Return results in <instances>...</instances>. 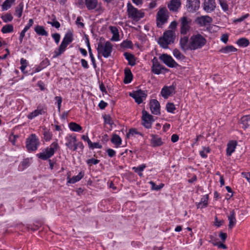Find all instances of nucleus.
<instances>
[{
	"instance_id": "obj_48",
	"label": "nucleus",
	"mask_w": 250,
	"mask_h": 250,
	"mask_svg": "<svg viewBox=\"0 0 250 250\" xmlns=\"http://www.w3.org/2000/svg\"><path fill=\"white\" fill-rule=\"evenodd\" d=\"M135 134H139L142 136V134L138 131L135 128H131L129 130V132L126 134V137L129 138L130 136H133Z\"/></svg>"
},
{
	"instance_id": "obj_11",
	"label": "nucleus",
	"mask_w": 250,
	"mask_h": 250,
	"mask_svg": "<svg viewBox=\"0 0 250 250\" xmlns=\"http://www.w3.org/2000/svg\"><path fill=\"white\" fill-rule=\"evenodd\" d=\"M129 95L135 100L136 103L140 104L146 99L147 94L146 91L140 89L130 93Z\"/></svg>"
},
{
	"instance_id": "obj_23",
	"label": "nucleus",
	"mask_w": 250,
	"mask_h": 250,
	"mask_svg": "<svg viewBox=\"0 0 250 250\" xmlns=\"http://www.w3.org/2000/svg\"><path fill=\"white\" fill-rule=\"evenodd\" d=\"M151 137L150 143L153 147L160 146L163 144L161 138L158 137V136L151 134Z\"/></svg>"
},
{
	"instance_id": "obj_45",
	"label": "nucleus",
	"mask_w": 250,
	"mask_h": 250,
	"mask_svg": "<svg viewBox=\"0 0 250 250\" xmlns=\"http://www.w3.org/2000/svg\"><path fill=\"white\" fill-rule=\"evenodd\" d=\"M166 109L168 112L173 113L176 108L174 104L172 103H168L166 104Z\"/></svg>"
},
{
	"instance_id": "obj_3",
	"label": "nucleus",
	"mask_w": 250,
	"mask_h": 250,
	"mask_svg": "<svg viewBox=\"0 0 250 250\" xmlns=\"http://www.w3.org/2000/svg\"><path fill=\"white\" fill-rule=\"evenodd\" d=\"M190 40L191 50L201 49L207 42L205 38L199 33L192 35L190 37Z\"/></svg>"
},
{
	"instance_id": "obj_26",
	"label": "nucleus",
	"mask_w": 250,
	"mask_h": 250,
	"mask_svg": "<svg viewBox=\"0 0 250 250\" xmlns=\"http://www.w3.org/2000/svg\"><path fill=\"white\" fill-rule=\"evenodd\" d=\"M228 220L229 221V228L231 229L234 226L236 222L234 210H232L230 212V214L228 216Z\"/></svg>"
},
{
	"instance_id": "obj_24",
	"label": "nucleus",
	"mask_w": 250,
	"mask_h": 250,
	"mask_svg": "<svg viewBox=\"0 0 250 250\" xmlns=\"http://www.w3.org/2000/svg\"><path fill=\"white\" fill-rule=\"evenodd\" d=\"M181 4V0H171L167 6L170 11L175 12L179 8Z\"/></svg>"
},
{
	"instance_id": "obj_25",
	"label": "nucleus",
	"mask_w": 250,
	"mask_h": 250,
	"mask_svg": "<svg viewBox=\"0 0 250 250\" xmlns=\"http://www.w3.org/2000/svg\"><path fill=\"white\" fill-rule=\"evenodd\" d=\"M236 146L237 142L234 141H230L228 144L226 150V153L228 156H230L232 154V153L235 151Z\"/></svg>"
},
{
	"instance_id": "obj_16",
	"label": "nucleus",
	"mask_w": 250,
	"mask_h": 250,
	"mask_svg": "<svg viewBox=\"0 0 250 250\" xmlns=\"http://www.w3.org/2000/svg\"><path fill=\"white\" fill-rule=\"evenodd\" d=\"M162 70L166 71H168V69L161 65L157 58L154 57L152 60V66L151 67L152 72L155 74L159 75L161 73Z\"/></svg>"
},
{
	"instance_id": "obj_22",
	"label": "nucleus",
	"mask_w": 250,
	"mask_h": 250,
	"mask_svg": "<svg viewBox=\"0 0 250 250\" xmlns=\"http://www.w3.org/2000/svg\"><path fill=\"white\" fill-rule=\"evenodd\" d=\"M180 46L181 49L185 52L188 50H191L190 39H189L187 36H184L181 38Z\"/></svg>"
},
{
	"instance_id": "obj_4",
	"label": "nucleus",
	"mask_w": 250,
	"mask_h": 250,
	"mask_svg": "<svg viewBox=\"0 0 250 250\" xmlns=\"http://www.w3.org/2000/svg\"><path fill=\"white\" fill-rule=\"evenodd\" d=\"M97 50L98 54V58L102 55L104 57L107 58L111 56L112 51V45L110 42L107 41L104 43L102 42L98 43Z\"/></svg>"
},
{
	"instance_id": "obj_19",
	"label": "nucleus",
	"mask_w": 250,
	"mask_h": 250,
	"mask_svg": "<svg viewBox=\"0 0 250 250\" xmlns=\"http://www.w3.org/2000/svg\"><path fill=\"white\" fill-rule=\"evenodd\" d=\"M216 4L215 0H204L203 9L207 13L213 12L216 8Z\"/></svg>"
},
{
	"instance_id": "obj_15",
	"label": "nucleus",
	"mask_w": 250,
	"mask_h": 250,
	"mask_svg": "<svg viewBox=\"0 0 250 250\" xmlns=\"http://www.w3.org/2000/svg\"><path fill=\"white\" fill-rule=\"evenodd\" d=\"M142 113V125L146 128H151L153 122L152 116L145 110H143Z\"/></svg>"
},
{
	"instance_id": "obj_21",
	"label": "nucleus",
	"mask_w": 250,
	"mask_h": 250,
	"mask_svg": "<svg viewBox=\"0 0 250 250\" xmlns=\"http://www.w3.org/2000/svg\"><path fill=\"white\" fill-rule=\"evenodd\" d=\"M200 0H187V8L189 12H193L200 7Z\"/></svg>"
},
{
	"instance_id": "obj_40",
	"label": "nucleus",
	"mask_w": 250,
	"mask_h": 250,
	"mask_svg": "<svg viewBox=\"0 0 250 250\" xmlns=\"http://www.w3.org/2000/svg\"><path fill=\"white\" fill-rule=\"evenodd\" d=\"M15 0H5L2 5V9L3 10H7L10 8L12 4L14 2Z\"/></svg>"
},
{
	"instance_id": "obj_55",
	"label": "nucleus",
	"mask_w": 250,
	"mask_h": 250,
	"mask_svg": "<svg viewBox=\"0 0 250 250\" xmlns=\"http://www.w3.org/2000/svg\"><path fill=\"white\" fill-rule=\"evenodd\" d=\"M83 19L81 17H78L76 21V23L78 26L83 28L84 27V23L81 21Z\"/></svg>"
},
{
	"instance_id": "obj_60",
	"label": "nucleus",
	"mask_w": 250,
	"mask_h": 250,
	"mask_svg": "<svg viewBox=\"0 0 250 250\" xmlns=\"http://www.w3.org/2000/svg\"><path fill=\"white\" fill-rule=\"evenodd\" d=\"M107 153L108 154V155L110 157H112L113 156H114L116 154V152L115 150H114L113 149H111V148H108L107 150Z\"/></svg>"
},
{
	"instance_id": "obj_8",
	"label": "nucleus",
	"mask_w": 250,
	"mask_h": 250,
	"mask_svg": "<svg viewBox=\"0 0 250 250\" xmlns=\"http://www.w3.org/2000/svg\"><path fill=\"white\" fill-rule=\"evenodd\" d=\"M40 145V141L35 134H32L26 141V147L29 152L36 151Z\"/></svg>"
},
{
	"instance_id": "obj_50",
	"label": "nucleus",
	"mask_w": 250,
	"mask_h": 250,
	"mask_svg": "<svg viewBox=\"0 0 250 250\" xmlns=\"http://www.w3.org/2000/svg\"><path fill=\"white\" fill-rule=\"evenodd\" d=\"M210 148L208 147H203V149L200 151V154L202 158H206L207 157V153L210 152Z\"/></svg>"
},
{
	"instance_id": "obj_1",
	"label": "nucleus",
	"mask_w": 250,
	"mask_h": 250,
	"mask_svg": "<svg viewBox=\"0 0 250 250\" xmlns=\"http://www.w3.org/2000/svg\"><path fill=\"white\" fill-rule=\"evenodd\" d=\"M59 148L60 146L57 142V140H56L53 142L49 147H46L45 149H43L42 152L38 153L36 155L39 158L42 160H46L53 156L55 152L59 149Z\"/></svg>"
},
{
	"instance_id": "obj_29",
	"label": "nucleus",
	"mask_w": 250,
	"mask_h": 250,
	"mask_svg": "<svg viewBox=\"0 0 250 250\" xmlns=\"http://www.w3.org/2000/svg\"><path fill=\"white\" fill-rule=\"evenodd\" d=\"M125 78L124 80V83H130L132 80L133 75L131 70L129 68H125Z\"/></svg>"
},
{
	"instance_id": "obj_61",
	"label": "nucleus",
	"mask_w": 250,
	"mask_h": 250,
	"mask_svg": "<svg viewBox=\"0 0 250 250\" xmlns=\"http://www.w3.org/2000/svg\"><path fill=\"white\" fill-rule=\"evenodd\" d=\"M81 64H82V66L84 68V69H87L89 67V66H88V63H87V62L83 59H81Z\"/></svg>"
},
{
	"instance_id": "obj_31",
	"label": "nucleus",
	"mask_w": 250,
	"mask_h": 250,
	"mask_svg": "<svg viewBox=\"0 0 250 250\" xmlns=\"http://www.w3.org/2000/svg\"><path fill=\"white\" fill-rule=\"evenodd\" d=\"M240 123L242 125V128H247L250 125V115L242 117Z\"/></svg>"
},
{
	"instance_id": "obj_46",
	"label": "nucleus",
	"mask_w": 250,
	"mask_h": 250,
	"mask_svg": "<svg viewBox=\"0 0 250 250\" xmlns=\"http://www.w3.org/2000/svg\"><path fill=\"white\" fill-rule=\"evenodd\" d=\"M1 19L5 22H10L12 21L13 18L11 14L7 13L1 17Z\"/></svg>"
},
{
	"instance_id": "obj_35",
	"label": "nucleus",
	"mask_w": 250,
	"mask_h": 250,
	"mask_svg": "<svg viewBox=\"0 0 250 250\" xmlns=\"http://www.w3.org/2000/svg\"><path fill=\"white\" fill-rule=\"evenodd\" d=\"M111 142L115 145L117 146H119L122 144V139L117 134H113L111 140Z\"/></svg>"
},
{
	"instance_id": "obj_64",
	"label": "nucleus",
	"mask_w": 250,
	"mask_h": 250,
	"mask_svg": "<svg viewBox=\"0 0 250 250\" xmlns=\"http://www.w3.org/2000/svg\"><path fill=\"white\" fill-rule=\"evenodd\" d=\"M242 175H243V177H245L250 183V172H243Z\"/></svg>"
},
{
	"instance_id": "obj_20",
	"label": "nucleus",
	"mask_w": 250,
	"mask_h": 250,
	"mask_svg": "<svg viewBox=\"0 0 250 250\" xmlns=\"http://www.w3.org/2000/svg\"><path fill=\"white\" fill-rule=\"evenodd\" d=\"M151 113L156 115L160 114V105L159 102L156 99H152L149 102Z\"/></svg>"
},
{
	"instance_id": "obj_57",
	"label": "nucleus",
	"mask_w": 250,
	"mask_h": 250,
	"mask_svg": "<svg viewBox=\"0 0 250 250\" xmlns=\"http://www.w3.org/2000/svg\"><path fill=\"white\" fill-rule=\"evenodd\" d=\"M88 146L90 148L94 149L95 148H101L102 146L99 143H92L91 142V144L88 145Z\"/></svg>"
},
{
	"instance_id": "obj_59",
	"label": "nucleus",
	"mask_w": 250,
	"mask_h": 250,
	"mask_svg": "<svg viewBox=\"0 0 250 250\" xmlns=\"http://www.w3.org/2000/svg\"><path fill=\"white\" fill-rule=\"evenodd\" d=\"M89 52V56H90V58L91 59V61L92 62V64L93 65V67L94 68H95L97 66H96V61H95V58H94V57L92 54V51L91 52Z\"/></svg>"
},
{
	"instance_id": "obj_62",
	"label": "nucleus",
	"mask_w": 250,
	"mask_h": 250,
	"mask_svg": "<svg viewBox=\"0 0 250 250\" xmlns=\"http://www.w3.org/2000/svg\"><path fill=\"white\" fill-rule=\"evenodd\" d=\"M224 223V221L223 220H218L217 217H215V222H214V225L218 227H220Z\"/></svg>"
},
{
	"instance_id": "obj_18",
	"label": "nucleus",
	"mask_w": 250,
	"mask_h": 250,
	"mask_svg": "<svg viewBox=\"0 0 250 250\" xmlns=\"http://www.w3.org/2000/svg\"><path fill=\"white\" fill-rule=\"evenodd\" d=\"M175 86L173 84L169 86H164L161 90V94L164 98L166 99L173 93H175Z\"/></svg>"
},
{
	"instance_id": "obj_39",
	"label": "nucleus",
	"mask_w": 250,
	"mask_h": 250,
	"mask_svg": "<svg viewBox=\"0 0 250 250\" xmlns=\"http://www.w3.org/2000/svg\"><path fill=\"white\" fill-rule=\"evenodd\" d=\"M173 56L178 60H184L185 58V56L182 54L180 50L177 48H175L173 51Z\"/></svg>"
},
{
	"instance_id": "obj_49",
	"label": "nucleus",
	"mask_w": 250,
	"mask_h": 250,
	"mask_svg": "<svg viewBox=\"0 0 250 250\" xmlns=\"http://www.w3.org/2000/svg\"><path fill=\"white\" fill-rule=\"evenodd\" d=\"M47 23L51 25L52 26L55 27L56 28H60L61 26L60 22L56 20L55 17L53 19L52 21H48Z\"/></svg>"
},
{
	"instance_id": "obj_6",
	"label": "nucleus",
	"mask_w": 250,
	"mask_h": 250,
	"mask_svg": "<svg viewBox=\"0 0 250 250\" xmlns=\"http://www.w3.org/2000/svg\"><path fill=\"white\" fill-rule=\"evenodd\" d=\"M174 39L175 32L172 30H167L164 32L163 37L159 39L158 43L162 47L167 48L168 44L174 42Z\"/></svg>"
},
{
	"instance_id": "obj_53",
	"label": "nucleus",
	"mask_w": 250,
	"mask_h": 250,
	"mask_svg": "<svg viewBox=\"0 0 250 250\" xmlns=\"http://www.w3.org/2000/svg\"><path fill=\"white\" fill-rule=\"evenodd\" d=\"M44 139L46 141H50L52 137V134L49 131H45L43 133Z\"/></svg>"
},
{
	"instance_id": "obj_14",
	"label": "nucleus",
	"mask_w": 250,
	"mask_h": 250,
	"mask_svg": "<svg viewBox=\"0 0 250 250\" xmlns=\"http://www.w3.org/2000/svg\"><path fill=\"white\" fill-rule=\"evenodd\" d=\"M65 144L66 146L70 150L72 151H76V143L77 141V138L75 135H68L65 138Z\"/></svg>"
},
{
	"instance_id": "obj_47",
	"label": "nucleus",
	"mask_w": 250,
	"mask_h": 250,
	"mask_svg": "<svg viewBox=\"0 0 250 250\" xmlns=\"http://www.w3.org/2000/svg\"><path fill=\"white\" fill-rule=\"evenodd\" d=\"M149 183L151 186V189L152 190H158L163 188L164 186L163 184H161L160 185L157 186L153 181H150Z\"/></svg>"
},
{
	"instance_id": "obj_32",
	"label": "nucleus",
	"mask_w": 250,
	"mask_h": 250,
	"mask_svg": "<svg viewBox=\"0 0 250 250\" xmlns=\"http://www.w3.org/2000/svg\"><path fill=\"white\" fill-rule=\"evenodd\" d=\"M83 176L84 172L81 171L78 174V175L74 176L71 178H69L67 183L70 184H74L81 180Z\"/></svg>"
},
{
	"instance_id": "obj_43",
	"label": "nucleus",
	"mask_w": 250,
	"mask_h": 250,
	"mask_svg": "<svg viewBox=\"0 0 250 250\" xmlns=\"http://www.w3.org/2000/svg\"><path fill=\"white\" fill-rule=\"evenodd\" d=\"M121 47L124 48H132L133 47L132 42L130 41H124L121 44Z\"/></svg>"
},
{
	"instance_id": "obj_52",
	"label": "nucleus",
	"mask_w": 250,
	"mask_h": 250,
	"mask_svg": "<svg viewBox=\"0 0 250 250\" xmlns=\"http://www.w3.org/2000/svg\"><path fill=\"white\" fill-rule=\"evenodd\" d=\"M100 162V160L98 159H95L94 158H91L88 159L86 161V163L90 166H91L92 164L96 165L98 164Z\"/></svg>"
},
{
	"instance_id": "obj_30",
	"label": "nucleus",
	"mask_w": 250,
	"mask_h": 250,
	"mask_svg": "<svg viewBox=\"0 0 250 250\" xmlns=\"http://www.w3.org/2000/svg\"><path fill=\"white\" fill-rule=\"evenodd\" d=\"M208 194L204 195L201 199L200 202L197 203V207L198 208H202L206 207L208 205Z\"/></svg>"
},
{
	"instance_id": "obj_37",
	"label": "nucleus",
	"mask_w": 250,
	"mask_h": 250,
	"mask_svg": "<svg viewBox=\"0 0 250 250\" xmlns=\"http://www.w3.org/2000/svg\"><path fill=\"white\" fill-rule=\"evenodd\" d=\"M237 44L241 47H247L249 45L250 42L247 39L242 38L237 40Z\"/></svg>"
},
{
	"instance_id": "obj_44",
	"label": "nucleus",
	"mask_w": 250,
	"mask_h": 250,
	"mask_svg": "<svg viewBox=\"0 0 250 250\" xmlns=\"http://www.w3.org/2000/svg\"><path fill=\"white\" fill-rule=\"evenodd\" d=\"M223 10L225 12L228 11L229 6L226 0H218Z\"/></svg>"
},
{
	"instance_id": "obj_33",
	"label": "nucleus",
	"mask_w": 250,
	"mask_h": 250,
	"mask_svg": "<svg viewBox=\"0 0 250 250\" xmlns=\"http://www.w3.org/2000/svg\"><path fill=\"white\" fill-rule=\"evenodd\" d=\"M35 31L39 35L48 36L47 32L44 29V28L42 26L37 25L35 27Z\"/></svg>"
},
{
	"instance_id": "obj_28",
	"label": "nucleus",
	"mask_w": 250,
	"mask_h": 250,
	"mask_svg": "<svg viewBox=\"0 0 250 250\" xmlns=\"http://www.w3.org/2000/svg\"><path fill=\"white\" fill-rule=\"evenodd\" d=\"M124 55L125 58L127 60L129 65L134 66L136 64V59L133 54L125 52L124 54Z\"/></svg>"
},
{
	"instance_id": "obj_2",
	"label": "nucleus",
	"mask_w": 250,
	"mask_h": 250,
	"mask_svg": "<svg viewBox=\"0 0 250 250\" xmlns=\"http://www.w3.org/2000/svg\"><path fill=\"white\" fill-rule=\"evenodd\" d=\"M73 40V35L71 31H69L66 33L58 49L54 51V58H56L65 50L67 45Z\"/></svg>"
},
{
	"instance_id": "obj_36",
	"label": "nucleus",
	"mask_w": 250,
	"mask_h": 250,
	"mask_svg": "<svg viewBox=\"0 0 250 250\" xmlns=\"http://www.w3.org/2000/svg\"><path fill=\"white\" fill-rule=\"evenodd\" d=\"M69 127L70 130L75 132L80 131L82 129V127L79 125L74 122L70 123Z\"/></svg>"
},
{
	"instance_id": "obj_5",
	"label": "nucleus",
	"mask_w": 250,
	"mask_h": 250,
	"mask_svg": "<svg viewBox=\"0 0 250 250\" xmlns=\"http://www.w3.org/2000/svg\"><path fill=\"white\" fill-rule=\"evenodd\" d=\"M127 13L128 18L136 21L143 18L145 15L144 12L134 7L130 2L127 4Z\"/></svg>"
},
{
	"instance_id": "obj_56",
	"label": "nucleus",
	"mask_w": 250,
	"mask_h": 250,
	"mask_svg": "<svg viewBox=\"0 0 250 250\" xmlns=\"http://www.w3.org/2000/svg\"><path fill=\"white\" fill-rule=\"evenodd\" d=\"M52 37L54 39L55 42L58 44L60 40V35L59 33H55L52 35Z\"/></svg>"
},
{
	"instance_id": "obj_9",
	"label": "nucleus",
	"mask_w": 250,
	"mask_h": 250,
	"mask_svg": "<svg viewBox=\"0 0 250 250\" xmlns=\"http://www.w3.org/2000/svg\"><path fill=\"white\" fill-rule=\"evenodd\" d=\"M180 22V32L181 34L186 35L190 30L192 20L186 16H183L179 19Z\"/></svg>"
},
{
	"instance_id": "obj_7",
	"label": "nucleus",
	"mask_w": 250,
	"mask_h": 250,
	"mask_svg": "<svg viewBox=\"0 0 250 250\" xmlns=\"http://www.w3.org/2000/svg\"><path fill=\"white\" fill-rule=\"evenodd\" d=\"M169 13L166 7H162L156 14L157 26L162 27V26L167 22L169 17Z\"/></svg>"
},
{
	"instance_id": "obj_63",
	"label": "nucleus",
	"mask_w": 250,
	"mask_h": 250,
	"mask_svg": "<svg viewBox=\"0 0 250 250\" xmlns=\"http://www.w3.org/2000/svg\"><path fill=\"white\" fill-rule=\"evenodd\" d=\"M107 105V104L104 101H101L99 104V106L100 109H104Z\"/></svg>"
},
{
	"instance_id": "obj_10",
	"label": "nucleus",
	"mask_w": 250,
	"mask_h": 250,
	"mask_svg": "<svg viewBox=\"0 0 250 250\" xmlns=\"http://www.w3.org/2000/svg\"><path fill=\"white\" fill-rule=\"evenodd\" d=\"M85 5L88 10H94L98 13H102L104 11L101 3H98V0H84Z\"/></svg>"
},
{
	"instance_id": "obj_41",
	"label": "nucleus",
	"mask_w": 250,
	"mask_h": 250,
	"mask_svg": "<svg viewBox=\"0 0 250 250\" xmlns=\"http://www.w3.org/2000/svg\"><path fill=\"white\" fill-rule=\"evenodd\" d=\"M146 167L145 165H142L138 167H133L132 169L134 170V171L138 173L139 176L142 177L143 173L142 171Z\"/></svg>"
},
{
	"instance_id": "obj_13",
	"label": "nucleus",
	"mask_w": 250,
	"mask_h": 250,
	"mask_svg": "<svg viewBox=\"0 0 250 250\" xmlns=\"http://www.w3.org/2000/svg\"><path fill=\"white\" fill-rule=\"evenodd\" d=\"M159 59L167 66L173 68L178 65L177 62L173 59V58L167 54H163L159 57Z\"/></svg>"
},
{
	"instance_id": "obj_34",
	"label": "nucleus",
	"mask_w": 250,
	"mask_h": 250,
	"mask_svg": "<svg viewBox=\"0 0 250 250\" xmlns=\"http://www.w3.org/2000/svg\"><path fill=\"white\" fill-rule=\"evenodd\" d=\"M237 51V49L232 45H228L225 47L222 48L220 50V52L227 54L230 52H234Z\"/></svg>"
},
{
	"instance_id": "obj_42",
	"label": "nucleus",
	"mask_w": 250,
	"mask_h": 250,
	"mask_svg": "<svg viewBox=\"0 0 250 250\" xmlns=\"http://www.w3.org/2000/svg\"><path fill=\"white\" fill-rule=\"evenodd\" d=\"M13 26L12 24H7L3 26L1 29L3 33H8L13 31Z\"/></svg>"
},
{
	"instance_id": "obj_17",
	"label": "nucleus",
	"mask_w": 250,
	"mask_h": 250,
	"mask_svg": "<svg viewBox=\"0 0 250 250\" xmlns=\"http://www.w3.org/2000/svg\"><path fill=\"white\" fill-rule=\"evenodd\" d=\"M195 21L200 26H206L212 22V19L209 16H202L197 17Z\"/></svg>"
},
{
	"instance_id": "obj_38",
	"label": "nucleus",
	"mask_w": 250,
	"mask_h": 250,
	"mask_svg": "<svg viewBox=\"0 0 250 250\" xmlns=\"http://www.w3.org/2000/svg\"><path fill=\"white\" fill-rule=\"evenodd\" d=\"M23 9V3L22 2L20 3V4L16 7L15 10V14L19 17H21Z\"/></svg>"
},
{
	"instance_id": "obj_12",
	"label": "nucleus",
	"mask_w": 250,
	"mask_h": 250,
	"mask_svg": "<svg viewBox=\"0 0 250 250\" xmlns=\"http://www.w3.org/2000/svg\"><path fill=\"white\" fill-rule=\"evenodd\" d=\"M47 108L45 105L39 104L36 109L30 113L27 116V118L32 120L34 118L46 113Z\"/></svg>"
},
{
	"instance_id": "obj_51",
	"label": "nucleus",
	"mask_w": 250,
	"mask_h": 250,
	"mask_svg": "<svg viewBox=\"0 0 250 250\" xmlns=\"http://www.w3.org/2000/svg\"><path fill=\"white\" fill-rule=\"evenodd\" d=\"M104 119L105 124H108L110 125L113 124V122L111 117L109 115H105L104 116Z\"/></svg>"
},
{
	"instance_id": "obj_27",
	"label": "nucleus",
	"mask_w": 250,
	"mask_h": 250,
	"mask_svg": "<svg viewBox=\"0 0 250 250\" xmlns=\"http://www.w3.org/2000/svg\"><path fill=\"white\" fill-rule=\"evenodd\" d=\"M109 29L113 34L111 40L113 41H118L119 40V34L118 28L116 26H110Z\"/></svg>"
},
{
	"instance_id": "obj_54",
	"label": "nucleus",
	"mask_w": 250,
	"mask_h": 250,
	"mask_svg": "<svg viewBox=\"0 0 250 250\" xmlns=\"http://www.w3.org/2000/svg\"><path fill=\"white\" fill-rule=\"evenodd\" d=\"M249 16V14H246L245 15L241 16L240 18L234 20V22L235 23L242 22Z\"/></svg>"
},
{
	"instance_id": "obj_58",
	"label": "nucleus",
	"mask_w": 250,
	"mask_h": 250,
	"mask_svg": "<svg viewBox=\"0 0 250 250\" xmlns=\"http://www.w3.org/2000/svg\"><path fill=\"white\" fill-rule=\"evenodd\" d=\"M55 99L57 102L58 110L60 111L62 103V98L61 96H56Z\"/></svg>"
}]
</instances>
